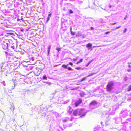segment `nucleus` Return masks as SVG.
Masks as SVG:
<instances>
[{"label": "nucleus", "instance_id": "nucleus-1", "mask_svg": "<svg viewBox=\"0 0 131 131\" xmlns=\"http://www.w3.org/2000/svg\"><path fill=\"white\" fill-rule=\"evenodd\" d=\"M86 112L82 109H77L74 111L73 114L75 116L77 115L80 116V117H84L86 115Z\"/></svg>", "mask_w": 131, "mask_h": 131}, {"label": "nucleus", "instance_id": "nucleus-2", "mask_svg": "<svg viewBox=\"0 0 131 131\" xmlns=\"http://www.w3.org/2000/svg\"><path fill=\"white\" fill-rule=\"evenodd\" d=\"M129 110L126 108H124L121 112L120 116L123 118H126L129 115Z\"/></svg>", "mask_w": 131, "mask_h": 131}, {"label": "nucleus", "instance_id": "nucleus-3", "mask_svg": "<svg viewBox=\"0 0 131 131\" xmlns=\"http://www.w3.org/2000/svg\"><path fill=\"white\" fill-rule=\"evenodd\" d=\"M114 83L113 81H111L108 83L106 86V90L108 92H110L113 89Z\"/></svg>", "mask_w": 131, "mask_h": 131}, {"label": "nucleus", "instance_id": "nucleus-4", "mask_svg": "<svg viewBox=\"0 0 131 131\" xmlns=\"http://www.w3.org/2000/svg\"><path fill=\"white\" fill-rule=\"evenodd\" d=\"M8 42L9 43L8 45V49L9 50L14 49L15 44L13 43L11 40L9 41Z\"/></svg>", "mask_w": 131, "mask_h": 131}, {"label": "nucleus", "instance_id": "nucleus-5", "mask_svg": "<svg viewBox=\"0 0 131 131\" xmlns=\"http://www.w3.org/2000/svg\"><path fill=\"white\" fill-rule=\"evenodd\" d=\"M9 44L8 42H4L3 43H2V45L3 48L4 49H8V45Z\"/></svg>", "mask_w": 131, "mask_h": 131}, {"label": "nucleus", "instance_id": "nucleus-6", "mask_svg": "<svg viewBox=\"0 0 131 131\" xmlns=\"http://www.w3.org/2000/svg\"><path fill=\"white\" fill-rule=\"evenodd\" d=\"M114 119L115 120L116 122L117 123L119 122H122V120L121 118L120 117H115Z\"/></svg>", "mask_w": 131, "mask_h": 131}, {"label": "nucleus", "instance_id": "nucleus-7", "mask_svg": "<svg viewBox=\"0 0 131 131\" xmlns=\"http://www.w3.org/2000/svg\"><path fill=\"white\" fill-rule=\"evenodd\" d=\"M82 100L81 99L79 98L78 99V100L76 101L75 103V106H78L79 105V104H80L81 103H82Z\"/></svg>", "mask_w": 131, "mask_h": 131}, {"label": "nucleus", "instance_id": "nucleus-8", "mask_svg": "<svg viewBox=\"0 0 131 131\" xmlns=\"http://www.w3.org/2000/svg\"><path fill=\"white\" fill-rule=\"evenodd\" d=\"M67 111L68 113L71 115L73 111V110L72 109L71 107L70 106L68 107L67 108Z\"/></svg>", "mask_w": 131, "mask_h": 131}, {"label": "nucleus", "instance_id": "nucleus-9", "mask_svg": "<svg viewBox=\"0 0 131 131\" xmlns=\"http://www.w3.org/2000/svg\"><path fill=\"white\" fill-rule=\"evenodd\" d=\"M92 44L91 43H89L86 45V47L87 48L88 50L91 49V50H92Z\"/></svg>", "mask_w": 131, "mask_h": 131}, {"label": "nucleus", "instance_id": "nucleus-10", "mask_svg": "<svg viewBox=\"0 0 131 131\" xmlns=\"http://www.w3.org/2000/svg\"><path fill=\"white\" fill-rule=\"evenodd\" d=\"M124 123H127L128 124H131V118H129L126 119V121Z\"/></svg>", "mask_w": 131, "mask_h": 131}, {"label": "nucleus", "instance_id": "nucleus-11", "mask_svg": "<svg viewBox=\"0 0 131 131\" xmlns=\"http://www.w3.org/2000/svg\"><path fill=\"white\" fill-rule=\"evenodd\" d=\"M86 95V94L83 91L81 92L80 93V96L82 97H84V96Z\"/></svg>", "mask_w": 131, "mask_h": 131}, {"label": "nucleus", "instance_id": "nucleus-12", "mask_svg": "<svg viewBox=\"0 0 131 131\" xmlns=\"http://www.w3.org/2000/svg\"><path fill=\"white\" fill-rule=\"evenodd\" d=\"M82 34L81 31H79L78 32L76 35V37H79V36H81Z\"/></svg>", "mask_w": 131, "mask_h": 131}, {"label": "nucleus", "instance_id": "nucleus-13", "mask_svg": "<svg viewBox=\"0 0 131 131\" xmlns=\"http://www.w3.org/2000/svg\"><path fill=\"white\" fill-rule=\"evenodd\" d=\"M51 45L49 46L48 47V54L47 56H48L49 55V53L50 51V49H51Z\"/></svg>", "mask_w": 131, "mask_h": 131}, {"label": "nucleus", "instance_id": "nucleus-14", "mask_svg": "<svg viewBox=\"0 0 131 131\" xmlns=\"http://www.w3.org/2000/svg\"><path fill=\"white\" fill-rule=\"evenodd\" d=\"M61 48L59 47H56V50L57 51V56L59 54V52L60 51Z\"/></svg>", "mask_w": 131, "mask_h": 131}, {"label": "nucleus", "instance_id": "nucleus-15", "mask_svg": "<svg viewBox=\"0 0 131 131\" xmlns=\"http://www.w3.org/2000/svg\"><path fill=\"white\" fill-rule=\"evenodd\" d=\"M97 102L95 101H92L90 103V104L92 105H95V104H97Z\"/></svg>", "mask_w": 131, "mask_h": 131}, {"label": "nucleus", "instance_id": "nucleus-16", "mask_svg": "<svg viewBox=\"0 0 131 131\" xmlns=\"http://www.w3.org/2000/svg\"><path fill=\"white\" fill-rule=\"evenodd\" d=\"M70 33L71 35H74L75 34V32H73L72 31V27H71L70 28Z\"/></svg>", "mask_w": 131, "mask_h": 131}, {"label": "nucleus", "instance_id": "nucleus-17", "mask_svg": "<svg viewBox=\"0 0 131 131\" xmlns=\"http://www.w3.org/2000/svg\"><path fill=\"white\" fill-rule=\"evenodd\" d=\"M4 63H0V69L1 71L2 70V67L3 66L4 64Z\"/></svg>", "mask_w": 131, "mask_h": 131}, {"label": "nucleus", "instance_id": "nucleus-18", "mask_svg": "<svg viewBox=\"0 0 131 131\" xmlns=\"http://www.w3.org/2000/svg\"><path fill=\"white\" fill-rule=\"evenodd\" d=\"M123 127L122 128V129L123 130H125L126 129V126L125 125H123L122 126Z\"/></svg>", "mask_w": 131, "mask_h": 131}, {"label": "nucleus", "instance_id": "nucleus-19", "mask_svg": "<svg viewBox=\"0 0 131 131\" xmlns=\"http://www.w3.org/2000/svg\"><path fill=\"white\" fill-rule=\"evenodd\" d=\"M68 65L69 64H67V65L63 64L62 66V67L65 69H67Z\"/></svg>", "mask_w": 131, "mask_h": 131}, {"label": "nucleus", "instance_id": "nucleus-20", "mask_svg": "<svg viewBox=\"0 0 131 131\" xmlns=\"http://www.w3.org/2000/svg\"><path fill=\"white\" fill-rule=\"evenodd\" d=\"M83 61V59H80L79 61L77 62V63H76V64H79L81 62H82Z\"/></svg>", "mask_w": 131, "mask_h": 131}, {"label": "nucleus", "instance_id": "nucleus-21", "mask_svg": "<svg viewBox=\"0 0 131 131\" xmlns=\"http://www.w3.org/2000/svg\"><path fill=\"white\" fill-rule=\"evenodd\" d=\"M16 82H15V81H13V85H14V86L13 87V86H12V88H11L12 89H14L15 87V86L16 84Z\"/></svg>", "mask_w": 131, "mask_h": 131}, {"label": "nucleus", "instance_id": "nucleus-22", "mask_svg": "<svg viewBox=\"0 0 131 131\" xmlns=\"http://www.w3.org/2000/svg\"><path fill=\"white\" fill-rule=\"evenodd\" d=\"M127 90L128 91H131V85H129L127 88Z\"/></svg>", "mask_w": 131, "mask_h": 131}, {"label": "nucleus", "instance_id": "nucleus-23", "mask_svg": "<svg viewBox=\"0 0 131 131\" xmlns=\"http://www.w3.org/2000/svg\"><path fill=\"white\" fill-rule=\"evenodd\" d=\"M12 59L14 61H16L17 58L16 57H12Z\"/></svg>", "mask_w": 131, "mask_h": 131}, {"label": "nucleus", "instance_id": "nucleus-24", "mask_svg": "<svg viewBox=\"0 0 131 131\" xmlns=\"http://www.w3.org/2000/svg\"><path fill=\"white\" fill-rule=\"evenodd\" d=\"M43 80H47V78L46 75H45L43 77H42Z\"/></svg>", "mask_w": 131, "mask_h": 131}, {"label": "nucleus", "instance_id": "nucleus-25", "mask_svg": "<svg viewBox=\"0 0 131 131\" xmlns=\"http://www.w3.org/2000/svg\"><path fill=\"white\" fill-rule=\"evenodd\" d=\"M68 11L69 12V14H72L73 13V12L71 9H69L68 10Z\"/></svg>", "mask_w": 131, "mask_h": 131}, {"label": "nucleus", "instance_id": "nucleus-26", "mask_svg": "<svg viewBox=\"0 0 131 131\" xmlns=\"http://www.w3.org/2000/svg\"><path fill=\"white\" fill-rule=\"evenodd\" d=\"M67 69H68V70L69 71H71L73 70L71 67H68Z\"/></svg>", "mask_w": 131, "mask_h": 131}, {"label": "nucleus", "instance_id": "nucleus-27", "mask_svg": "<svg viewBox=\"0 0 131 131\" xmlns=\"http://www.w3.org/2000/svg\"><path fill=\"white\" fill-rule=\"evenodd\" d=\"M4 19V17L2 16H0V19L2 20H3Z\"/></svg>", "mask_w": 131, "mask_h": 131}, {"label": "nucleus", "instance_id": "nucleus-28", "mask_svg": "<svg viewBox=\"0 0 131 131\" xmlns=\"http://www.w3.org/2000/svg\"><path fill=\"white\" fill-rule=\"evenodd\" d=\"M95 74V73H93L90 74L89 75L87 76V77L92 76L93 75Z\"/></svg>", "mask_w": 131, "mask_h": 131}, {"label": "nucleus", "instance_id": "nucleus-29", "mask_svg": "<svg viewBox=\"0 0 131 131\" xmlns=\"http://www.w3.org/2000/svg\"><path fill=\"white\" fill-rule=\"evenodd\" d=\"M87 77H86L83 78H82L81 79V81H84V80H85L86 79Z\"/></svg>", "mask_w": 131, "mask_h": 131}, {"label": "nucleus", "instance_id": "nucleus-30", "mask_svg": "<svg viewBox=\"0 0 131 131\" xmlns=\"http://www.w3.org/2000/svg\"><path fill=\"white\" fill-rule=\"evenodd\" d=\"M3 84L4 86H6V84L4 81H3L1 82Z\"/></svg>", "mask_w": 131, "mask_h": 131}, {"label": "nucleus", "instance_id": "nucleus-31", "mask_svg": "<svg viewBox=\"0 0 131 131\" xmlns=\"http://www.w3.org/2000/svg\"><path fill=\"white\" fill-rule=\"evenodd\" d=\"M92 62V61H89L87 64L86 65V67H88V66L90 64V63H91V62Z\"/></svg>", "mask_w": 131, "mask_h": 131}, {"label": "nucleus", "instance_id": "nucleus-32", "mask_svg": "<svg viewBox=\"0 0 131 131\" xmlns=\"http://www.w3.org/2000/svg\"><path fill=\"white\" fill-rule=\"evenodd\" d=\"M81 68V67H77L75 68V69L78 70H79Z\"/></svg>", "mask_w": 131, "mask_h": 131}, {"label": "nucleus", "instance_id": "nucleus-33", "mask_svg": "<svg viewBox=\"0 0 131 131\" xmlns=\"http://www.w3.org/2000/svg\"><path fill=\"white\" fill-rule=\"evenodd\" d=\"M68 64L71 65V66H72L73 65L72 63L71 62H69Z\"/></svg>", "mask_w": 131, "mask_h": 131}, {"label": "nucleus", "instance_id": "nucleus-34", "mask_svg": "<svg viewBox=\"0 0 131 131\" xmlns=\"http://www.w3.org/2000/svg\"><path fill=\"white\" fill-rule=\"evenodd\" d=\"M78 3L79 4H81L82 3V1H79V0H78Z\"/></svg>", "mask_w": 131, "mask_h": 131}, {"label": "nucleus", "instance_id": "nucleus-35", "mask_svg": "<svg viewBox=\"0 0 131 131\" xmlns=\"http://www.w3.org/2000/svg\"><path fill=\"white\" fill-rule=\"evenodd\" d=\"M45 115H46L45 113H43L42 115V117H43L45 116Z\"/></svg>", "mask_w": 131, "mask_h": 131}, {"label": "nucleus", "instance_id": "nucleus-36", "mask_svg": "<svg viewBox=\"0 0 131 131\" xmlns=\"http://www.w3.org/2000/svg\"><path fill=\"white\" fill-rule=\"evenodd\" d=\"M69 101V100H67L66 101H64V104H66Z\"/></svg>", "mask_w": 131, "mask_h": 131}, {"label": "nucleus", "instance_id": "nucleus-37", "mask_svg": "<svg viewBox=\"0 0 131 131\" xmlns=\"http://www.w3.org/2000/svg\"><path fill=\"white\" fill-rule=\"evenodd\" d=\"M130 64H131V63H128V67L130 68H131V66L130 65Z\"/></svg>", "mask_w": 131, "mask_h": 131}, {"label": "nucleus", "instance_id": "nucleus-38", "mask_svg": "<svg viewBox=\"0 0 131 131\" xmlns=\"http://www.w3.org/2000/svg\"><path fill=\"white\" fill-rule=\"evenodd\" d=\"M127 30V29L126 28H125L124 30L123 31V32L124 33L126 32V31Z\"/></svg>", "mask_w": 131, "mask_h": 131}, {"label": "nucleus", "instance_id": "nucleus-39", "mask_svg": "<svg viewBox=\"0 0 131 131\" xmlns=\"http://www.w3.org/2000/svg\"><path fill=\"white\" fill-rule=\"evenodd\" d=\"M55 115H56V116H59V115L57 113L55 112Z\"/></svg>", "mask_w": 131, "mask_h": 131}, {"label": "nucleus", "instance_id": "nucleus-40", "mask_svg": "<svg viewBox=\"0 0 131 131\" xmlns=\"http://www.w3.org/2000/svg\"><path fill=\"white\" fill-rule=\"evenodd\" d=\"M110 32H106L105 33V34H109L110 33Z\"/></svg>", "mask_w": 131, "mask_h": 131}, {"label": "nucleus", "instance_id": "nucleus-41", "mask_svg": "<svg viewBox=\"0 0 131 131\" xmlns=\"http://www.w3.org/2000/svg\"><path fill=\"white\" fill-rule=\"evenodd\" d=\"M51 13L49 14H48V17H51Z\"/></svg>", "mask_w": 131, "mask_h": 131}, {"label": "nucleus", "instance_id": "nucleus-42", "mask_svg": "<svg viewBox=\"0 0 131 131\" xmlns=\"http://www.w3.org/2000/svg\"><path fill=\"white\" fill-rule=\"evenodd\" d=\"M119 108V106H117V107L115 108V110H117L118 108Z\"/></svg>", "mask_w": 131, "mask_h": 131}, {"label": "nucleus", "instance_id": "nucleus-43", "mask_svg": "<svg viewBox=\"0 0 131 131\" xmlns=\"http://www.w3.org/2000/svg\"><path fill=\"white\" fill-rule=\"evenodd\" d=\"M50 19V17H48L47 18V21H49V20Z\"/></svg>", "mask_w": 131, "mask_h": 131}, {"label": "nucleus", "instance_id": "nucleus-44", "mask_svg": "<svg viewBox=\"0 0 131 131\" xmlns=\"http://www.w3.org/2000/svg\"><path fill=\"white\" fill-rule=\"evenodd\" d=\"M90 29L91 30H93L94 29V28L93 27H91L90 28Z\"/></svg>", "mask_w": 131, "mask_h": 131}, {"label": "nucleus", "instance_id": "nucleus-45", "mask_svg": "<svg viewBox=\"0 0 131 131\" xmlns=\"http://www.w3.org/2000/svg\"><path fill=\"white\" fill-rule=\"evenodd\" d=\"M129 116H131V112H129Z\"/></svg>", "mask_w": 131, "mask_h": 131}, {"label": "nucleus", "instance_id": "nucleus-46", "mask_svg": "<svg viewBox=\"0 0 131 131\" xmlns=\"http://www.w3.org/2000/svg\"><path fill=\"white\" fill-rule=\"evenodd\" d=\"M127 15H126L125 17V18H124V20H126V18H127Z\"/></svg>", "mask_w": 131, "mask_h": 131}, {"label": "nucleus", "instance_id": "nucleus-47", "mask_svg": "<svg viewBox=\"0 0 131 131\" xmlns=\"http://www.w3.org/2000/svg\"><path fill=\"white\" fill-rule=\"evenodd\" d=\"M72 60H73V61H74V62H75V61H76V59H75V58H74V59H72Z\"/></svg>", "mask_w": 131, "mask_h": 131}, {"label": "nucleus", "instance_id": "nucleus-48", "mask_svg": "<svg viewBox=\"0 0 131 131\" xmlns=\"http://www.w3.org/2000/svg\"><path fill=\"white\" fill-rule=\"evenodd\" d=\"M84 35H85L84 34H83V35H82V36H82L83 38H85Z\"/></svg>", "mask_w": 131, "mask_h": 131}, {"label": "nucleus", "instance_id": "nucleus-49", "mask_svg": "<svg viewBox=\"0 0 131 131\" xmlns=\"http://www.w3.org/2000/svg\"><path fill=\"white\" fill-rule=\"evenodd\" d=\"M112 23L111 24H112V25H115V24L116 23Z\"/></svg>", "mask_w": 131, "mask_h": 131}, {"label": "nucleus", "instance_id": "nucleus-50", "mask_svg": "<svg viewBox=\"0 0 131 131\" xmlns=\"http://www.w3.org/2000/svg\"><path fill=\"white\" fill-rule=\"evenodd\" d=\"M63 122H67V120H66V119H64V120H63Z\"/></svg>", "mask_w": 131, "mask_h": 131}, {"label": "nucleus", "instance_id": "nucleus-51", "mask_svg": "<svg viewBox=\"0 0 131 131\" xmlns=\"http://www.w3.org/2000/svg\"><path fill=\"white\" fill-rule=\"evenodd\" d=\"M112 5H109V8H111V7H112Z\"/></svg>", "mask_w": 131, "mask_h": 131}, {"label": "nucleus", "instance_id": "nucleus-52", "mask_svg": "<svg viewBox=\"0 0 131 131\" xmlns=\"http://www.w3.org/2000/svg\"><path fill=\"white\" fill-rule=\"evenodd\" d=\"M121 27V26H119V27H116V29H118Z\"/></svg>", "mask_w": 131, "mask_h": 131}, {"label": "nucleus", "instance_id": "nucleus-53", "mask_svg": "<svg viewBox=\"0 0 131 131\" xmlns=\"http://www.w3.org/2000/svg\"><path fill=\"white\" fill-rule=\"evenodd\" d=\"M78 57H76V58H75V59L76 60V61L78 59Z\"/></svg>", "mask_w": 131, "mask_h": 131}, {"label": "nucleus", "instance_id": "nucleus-54", "mask_svg": "<svg viewBox=\"0 0 131 131\" xmlns=\"http://www.w3.org/2000/svg\"><path fill=\"white\" fill-rule=\"evenodd\" d=\"M127 71L128 72H130L131 71V70L130 69H128L127 70Z\"/></svg>", "mask_w": 131, "mask_h": 131}, {"label": "nucleus", "instance_id": "nucleus-55", "mask_svg": "<svg viewBox=\"0 0 131 131\" xmlns=\"http://www.w3.org/2000/svg\"><path fill=\"white\" fill-rule=\"evenodd\" d=\"M20 20V19L19 18H18L17 19V20L18 21H19Z\"/></svg>", "mask_w": 131, "mask_h": 131}, {"label": "nucleus", "instance_id": "nucleus-56", "mask_svg": "<svg viewBox=\"0 0 131 131\" xmlns=\"http://www.w3.org/2000/svg\"><path fill=\"white\" fill-rule=\"evenodd\" d=\"M51 105H49V107H52V106H51Z\"/></svg>", "mask_w": 131, "mask_h": 131}, {"label": "nucleus", "instance_id": "nucleus-57", "mask_svg": "<svg viewBox=\"0 0 131 131\" xmlns=\"http://www.w3.org/2000/svg\"><path fill=\"white\" fill-rule=\"evenodd\" d=\"M44 82V83H46L48 84V82Z\"/></svg>", "mask_w": 131, "mask_h": 131}, {"label": "nucleus", "instance_id": "nucleus-58", "mask_svg": "<svg viewBox=\"0 0 131 131\" xmlns=\"http://www.w3.org/2000/svg\"><path fill=\"white\" fill-rule=\"evenodd\" d=\"M72 124H70V126H72Z\"/></svg>", "mask_w": 131, "mask_h": 131}, {"label": "nucleus", "instance_id": "nucleus-59", "mask_svg": "<svg viewBox=\"0 0 131 131\" xmlns=\"http://www.w3.org/2000/svg\"><path fill=\"white\" fill-rule=\"evenodd\" d=\"M96 47V46H93V48H94V47Z\"/></svg>", "mask_w": 131, "mask_h": 131}, {"label": "nucleus", "instance_id": "nucleus-60", "mask_svg": "<svg viewBox=\"0 0 131 131\" xmlns=\"http://www.w3.org/2000/svg\"><path fill=\"white\" fill-rule=\"evenodd\" d=\"M5 52L6 54H7V53H8V52Z\"/></svg>", "mask_w": 131, "mask_h": 131}, {"label": "nucleus", "instance_id": "nucleus-61", "mask_svg": "<svg viewBox=\"0 0 131 131\" xmlns=\"http://www.w3.org/2000/svg\"><path fill=\"white\" fill-rule=\"evenodd\" d=\"M130 107L131 108V105H130Z\"/></svg>", "mask_w": 131, "mask_h": 131}, {"label": "nucleus", "instance_id": "nucleus-62", "mask_svg": "<svg viewBox=\"0 0 131 131\" xmlns=\"http://www.w3.org/2000/svg\"><path fill=\"white\" fill-rule=\"evenodd\" d=\"M106 115H108V116H109V115H108V114H106Z\"/></svg>", "mask_w": 131, "mask_h": 131}, {"label": "nucleus", "instance_id": "nucleus-63", "mask_svg": "<svg viewBox=\"0 0 131 131\" xmlns=\"http://www.w3.org/2000/svg\"><path fill=\"white\" fill-rule=\"evenodd\" d=\"M71 121H72V119H71Z\"/></svg>", "mask_w": 131, "mask_h": 131}, {"label": "nucleus", "instance_id": "nucleus-64", "mask_svg": "<svg viewBox=\"0 0 131 131\" xmlns=\"http://www.w3.org/2000/svg\"><path fill=\"white\" fill-rule=\"evenodd\" d=\"M58 131H60V130H58Z\"/></svg>", "mask_w": 131, "mask_h": 131}]
</instances>
